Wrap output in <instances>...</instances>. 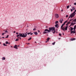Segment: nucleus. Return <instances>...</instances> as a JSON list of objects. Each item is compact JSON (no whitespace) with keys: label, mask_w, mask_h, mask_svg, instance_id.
<instances>
[{"label":"nucleus","mask_w":76,"mask_h":76,"mask_svg":"<svg viewBox=\"0 0 76 76\" xmlns=\"http://www.w3.org/2000/svg\"><path fill=\"white\" fill-rule=\"evenodd\" d=\"M7 45H5V46H7Z\"/></svg>","instance_id":"nucleus-56"},{"label":"nucleus","mask_w":76,"mask_h":76,"mask_svg":"<svg viewBox=\"0 0 76 76\" xmlns=\"http://www.w3.org/2000/svg\"><path fill=\"white\" fill-rule=\"evenodd\" d=\"M36 29H36V28H34L33 30V31H35Z\"/></svg>","instance_id":"nucleus-32"},{"label":"nucleus","mask_w":76,"mask_h":76,"mask_svg":"<svg viewBox=\"0 0 76 76\" xmlns=\"http://www.w3.org/2000/svg\"><path fill=\"white\" fill-rule=\"evenodd\" d=\"M28 44H29V43H28Z\"/></svg>","instance_id":"nucleus-62"},{"label":"nucleus","mask_w":76,"mask_h":76,"mask_svg":"<svg viewBox=\"0 0 76 76\" xmlns=\"http://www.w3.org/2000/svg\"><path fill=\"white\" fill-rule=\"evenodd\" d=\"M63 35H64V34H63Z\"/></svg>","instance_id":"nucleus-64"},{"label":"nucleus","mask_w":76,"mask_h":76,"mask_svg":"<svg viewBox=\"0 0 76 76\" xmlns=\"http://www.w3.org/2000/svg\"><path fill=\"white\" fill-rule=\"evenodd\" d=\"M71 26V25H70L69 26Z\"/></svg>","instance_id":"nucleus-58"},{"label":"nucleus","mask_w":76,"mask_h":76,"mask_svg":"<svg viewBox=\"0 0 76 76\" xmlns=\"http://www.w3.org/2000/svg\"><path fill=\"white\" fill-rule=\"evenodd\" d=\"M32 39V38L31 37H30L28 39V41H30L31 39Z\"/></svg>","instance_id":"nucleus-15"},{"label":"nucleus","mask_w":76,"mask_h":76,"mask_svg":"<svg viewBox=\"0 0 76 76\" xmlns=\"http://www.w3.org/2000/svg\"><path fill=\"white\" fill-rule=\"evenodd\" d=\"M8 44H10V43H9Z\"/></svg>","instance_id":"nucleus-60"},{"label":"nucleus","mask_w":76,"mask_h":76,"mask_svg":"<svg viewBox=\"0 0 76 76\" xmlns=\"http://www.w3.org/2000/svg\"><path fill=\"white\" fill-rule=\"evenodd\" d=\"M66 18H68V15H66Z\"/></svg>","instance_id":"nucleus-36"},{"label":"nucleus","mask_w":76,"mask_h":76,"mask_svg":"<svg viewBox=\"0 0 76 76\" xmlns=\"http://www.w3.org/2000/svg\"><path fill=\"white\" fill-rule=\"evenodd\" d=\"M71 12H72L73 11V10H72V9H71Z\"/></svg>","instance_id":"nucleus-38"},{"label":"nucleus","mask_w":76,"mask_h":76,"mask_svg":"<svg viewBox=\"0 0 76 76\" xmlns=\"http://www.w3.org/2000/svg\"><path fill=\"white\" fill-rule=\"evenodd\" d=\"M67 25L68 26V24L67 23L66 24V26H67Z\"/></svg>","instance_id":"nucleus-45"},{"label":"nucleus","mask_w":76,"mask_h":76,"mask_svg":"<svg viewBox=\"0 0 76 76\" xmlns=\"http://www.w3.org/2000/svg\"><path fill=\"white\" fill-rule=\"evenodd\" d=\"M69 6H67V9H69Z\"/></svg>","instance_id":"nucleus-28"},{"label":"nucleus","mask_w":76,"mask_h":76,"mask_svg":"<svg viewBox=\"0 0 76 76\" xmlns=\"http://www.w3.org/2000/svg\"><path fill=\"white\" fill-rule=\"evenodd\" d=\"M46 28H48V27H47V26H46Z\"/></svg>","instance_id":"nucleus-54"},{"label":"nucleus","mask_w":76,"mask_h":76,"mask_svg":"<svg viewBox=\"0 0 76 76\" xmlns=\"http://www.w3.org/2000/svg\"><path fill=\"white\" fill-rule=\"evenodd\" d=\"M47 36H48V34L47 35Z\"/></svg>","instance_id":"nucleus-63"},{"label":"nucleus","mask_w":76,"mask_h":76,"mask_svg":"<svg viewBox=\"0 0 76 76\" xmlns=\"http://www.w3.org/2000/svg\"><path fill=\"white\" fill-rule=\"evenodd\" d=\"M33 33L35 35H38V32H34Z\"/></svg>","instance_id":"nucleus-9"},{"label":"nucleus","mask_w":76,"mask_h":76,"mask_svg":"<svg viewBox=\"0 0 76 76\" xmlns=\"http://www.w3.org/2000/svg\"><path fill=\"white\" fill-rule=\"evenodd\" d=\"M20 37H23V38H25L26 37H27V34H20Z\"/></svg>","instance_id":"nucleus-2"},{"label":"nucleus","mask_w":76,"mask_h":76,"mask_svg":"<svg viewBox=\"0 0 76 76\" xmlns=\"http://www.w3.org/2000/svg\"><path fill=\"white\" fill-rule=\"evenodd\" d=\"M67 20H66L64 23L62 24L61 26V29H62V28L63 27V26H64V25H65V24L66 23H67Z\"/></svg>","instance_id":"nucleus-4"},{"label":"nucleus","mask_w":76,"mask_h":76,"mask_svg":"<svg viewBox=\"0 0 76 76\" xmlns=\"http://www.w3.org/2000/svg\"><path fill=\"white\" fill-rule=\"evenodd\" d=\"M9 35H7V37H6V38H9Z\"/></svg>","instance_id":"nucleus-31"},{"label":"nucleus","mask_w":76,"mask_h":76,"mask_svg":"<svg viewBox=\"0 0 76 76\" xmlns=\"http://www.w3.org/2000/svg\"><path fill=\"white\" fill-rule=\"evenodd\" d=\"M45 42H46V43H47V41H46Z\"/></svg>","instance_id":"nucleus-52"},{"label":"nucleus","mask_w":76,"mask_h":76,"mask_svg":"<svg viewBox=\"0 0 76 76\" xmlns=\"http://www.w3.org/2000/svg\"><path fill=\"white\" fill-rule=\"evenodd\" d=\"M20 37V35H17V37Z\"/></svg>","instance_id":"nucleus-30"},{"label":"nucleus","mask_w":76,"mask_h":76,"mask_svg":"<svg viewBox=\"0 0 76 76\" xmlns=\"http://www.w3.org/2000/svg\"><path fill=\"white\" fill-rule=\"evenodd\" d=\"M73 22H76V19H75L73 20Z\"/></svg>","instance_id":"nucleus-22"},{"label":"nucleus","mask_w":76,"mask_h":76,"mask_svg":"<svg viewBox=\"0 0 76 76\" xmlns=\"http://www.w3.org/2000/svg\"><path fill=\"white\" fill-rule=\"evenodd\" d=\"M59 36H61V34H59Z\"/></svg>","instance_id":"nucleus-34"},{"label":"nucleus","mask_w":76,"mask_h":76,"mask_svg":"<svg viewBox=\"0 0 76 76\" xmlns=\"http://www.w3.org/2000/svg\"><path fill=\"white\" fill-rule=\"evenodd\" d=\"M72 9L73 10H74L75 9V7H73L72 8Z\"/></svg>","instance_id":"nucleus-23"},{"label":"nucleus","mask_w":76,"mask_h":76,"mask_svg":"<svg viewBox=\"0 0 76 76\" xmlns=\"http://www.w3.org/2000/svg\"><path fill=\"white\" fill-rule=\"evenodd\" d=\"M74 24H76V23H74Z\"/></svg>","instance_id":"nucleus-49"},{"label":"nucleus","mask_w":76,"mask_h":76,"mask_svg":"<svg viewBox=\"0 0 76 76\" xmlns=\"http://www.w3.org/2000/svg\"><path fill=\"white\" fill-rule=\"evenodd\" d=\"M71 25L72 26L74 25V23H71Z\"/></svg>","instance_id":"nucleus-14"},{"label":"nucleus","mask_w":76,"mask_h":76,"mask_svg":"<svg viewBox=\"0 0 76 76\" xmlns=\"http://www.w3.org/2000/svg\"><path fill=\"white\" fill-rule=\"evenodd\" d=\"M43 34H47V32H44L43 33Z\"/></svg>","instance_id":"nucleus-20"},{"label":"nucleus","mask_w":76,"mask_h":76,"mask_svg":"<svg viewBox=\"0 0 76 76\" xmlns=\"http://www.w3.org/2000/svg\"><path fill=\"white\" fill-rule=\"evenodd\" d=\"M74 12H76V10H75V11Z\"/></svg>","instance_id":"nucleus-50"},{"label":"nucleus","mask_w":76,"mask_h":76,"mask_svg":"<svg viewBox=\"0 0 76 76\" xmlns=\"http://www.w3.org/2000/svg\"><path fill=\"white\" fill-rule=\"evenodd\" d=\"M6 34V33H2V35H4V34Z\"/></svg>","instance_id":"nucleus-33"},{"label":"nucleus","mask_w":76,"mask_h":76,"mask_svg":"<svg viewBox=\"0 0 76 76\" xmlns=\"http://www.w3.org/2000/svg\"><path fill=\"white\" fill-rule=\"evenodd\" d=\"M58 23V21H56L55 22V24H57V23Z\"/></svg>","instance_id":"nucleus-19"},{"label":"nucleus","mask_w":76,"mask_h":76,"mask_svg":"<svg viewBox=\"0 0 76 76\" xmlns=\"http://www.w3.org/2000/svg\"><path fill=\"white\" fill-rule=\"evenodd\" d=\"M22 39V38L21 37H19V39Z\"/></svg>","instance_id":"nucleus-41"},{"label":"nucleus","mask_w":76,"mask_h":76,"mask_svg":"<svg viewBox=\"0 0 76 76\" xmlns=\"http://www.w3.org/2000/svg\"><path fill=\"white\" fill-rule=\"evenodd\" d=\"M0 44H1V42H0Z\"/></svg>","instance_id":"nucleus-61"},{"label":"nucleus","mask_w":76,"mask_h":76,"mask_svg":"<svg viewBox=\"0 0 76 76\" xmlns=\"http://www.w3.org/2000/svg\"><path fill=\"white\" fill-rule=\"evenodd\" d=\"M60 39V38L58 39Z\"/></svg>","instance_id":"nucleus-59"},{"label":"nucleus","mask_w":76,"mask_h":76,"mask_svg":"<svg viewBox=\"0 0 76 76\" xmlns=\"http://www.w3.org/2000/svg\"><path fill=\"white\" fill-rule=\"evenodd\" d=\"M74 5H76V3H74Z\"/></svg>","instance_id":"nucleus-39"},{"label":"nucleus","mask_w":76,"mask_h":76,"mask_svg":"<svg viewBox=\"0 0 76 76\" xmlns=\"http://www.w3.org/2000/svg\"><path fill=\"white\" fill-rule=\"evenodd\" d=\"M6 59V58L4 57L2 58V60H5Z\"/></svg>","instance_id":"nucleus-17"},{"label":"nucleus","mask_w":76,"mask_h":76,"mask_svg":"<svg viewBox=\"0 0 76 76\" xmlns=\"http://www.w3.org/2000/svg\"><path fill=\"white\" fill-rule=\"evenodd\" d=\"M34 28H37V27L35 26V27H34Z\"/></svg>","instance_id":"nucleus-46"},{"label":"nucleus","mask_w":76,"mask_h":76,"mask_svg":"<svg viewBox=\"0 0 76 76\" xmlns=\"http://www.w3.org/2000/svg\"><path fill=\"white\" fill-rule=\"evenodd\" d=\"M9 43V42H6V44H8Z\"/></svg>","instance_id":"nucleus-25"},{"label":"nucleus","mask_w":76,"mask_h":76,"mask_svg":"<svg viewBox=\"0 0 76 76\" xmlns=\"http://www.w3.org/2000/svg\"><path fill=\"white\" fill-rule=\"evenodd\" d=\"M18 34V32L16 33V34H17V35Z\"/></svg>","instance_id":"nucleus-40"},{"label":"nucleus","mask_w":76,"mask_h":76,"mask_svg":"<svg viewBox=\"0 0 76 76\" xmlns=\"http://www.w3.org/2000/svg\"><path fill=\"white\" fill-rule=\"evenodd\" d=\"M27 33H28V32H27L26 33V34H27Z\"/></svg>","instance_id":"nucleus-55"},{"label":"nucleus","mask_w":76,"mask_h":76,"mask_svg":"<svg viewBox=\"0 0 76 76\" xmlns=\"http://www.w3.org/2000/svg\"><path fill=\"white\" fill-rule=\"evenodd\" d=\"M3 45L4 46H6V44H4V43Z\"/></svg>","instance_id":"nucleus-35"},{"label":"nucleus","mask_w":76,"mask_h":76,"mask_svg":"<svg viewBox=\"0 0 76 76\" xmlns=\"http://www.w3.org/2000/svg\"><path fill=\"white\" fill-rule=\"evenodd\" d=\"M5 32H7V31H5Z\"/></svg>","instance_id":"nucleus-42"},{"label":"nucleus","mask_w":76,"mask_h":76,"mask_svg":"<svg viewBox=\"0 0 76 76\" xmlns=\"http://www.w3.org/2000/svg\"><path fill=\"white\" fill-rule=\"evenodd\" d=\"M64 31V30H67V26H64L63 28H61Z\"/></svg>","instance_id":"nucleus-3"},{"label":"nucleus","mask_w":76,"mask_h":76,"mask_svg":"<svg viewBox=\"0 0 76 76\" xmlns=\"http://www.w3.org/2000/svg\"><path fill=\"white\" fill-rule=\"evenodd\" d=\"M30 34H31V33H28L27 34H26L28 35H29Z\"/></svg>","instance_id":"nucleus-27"},{"label":"nucleus","mask_w":76,"mask_h":76,"mask_svg":"<svg viewBox=\"0 0 76 76\" xmlns=\"http://www.w3.org/2000/svg\"><path fill=\"white\" fill-rule=\"evenodd\" d=\"M75 39H76L73 38L71 39V41H73L74 40H75Z\"/></svg>","instance_id":"nucleus-13"},{"label":"nucleus","mask_w":76,"mask_h":76,"mask_svg":"<svg viewBox=\"0 0 76 76\" xmlns=\"http://www.w3.org/2000/svg\"><path fill=\"white\" fill-rule=\"evenodd\" d=\"M15 32H16V31H14V33H15Z\"/></svg>","instance_id":"nucleus-51"},{"label":"nucleus","mask_w":76,"mask_h":76,"mask_svg":"<svg viewBox=\"0 0 76 76\" xmlns=\"http://www.w3.org/2000/svg\"><path fill=\"white\" fill-rule=\"evenodd\" d=\"M19 37H18V38H18V39H19Z\"/></svg>","instance_id":"nucleus-47"},{"label":"nucleus","mask_w":76,"mask_h":76,"mask_svg":"<svg viewBox=\"0 0 76 76\" xmlns=\"http://www.w3.org/2000/svg\"><path fill=\"white\" fill-rule=\"evenodd\" d=\"M76 29V28H74V31H72L71 32V34H75V29Z\"/></svg>","instance_id":"nucleus-6"},{"label":"nucleus","mask_w":76,"mask_h":76,"mask_svg":"<svg viewBox=\"0 0 76 76\" xmlns=\"http://www.w3.org/2000/svg\"><path fill=\"white\" fill-rule=\"evenodd\" d=\"M33 33H31L30 34V35H33Z\"/></svg>","instance_id":"nucleus-44"},{"label":"nucleus","mask_w":76,"mask_h":76,"mask_svg":"<svg viewBox=\"0 0 76 76\" xmlns=\"http://www.w3.org/2000/svg\"><path fill=\"white\" fill-rule=\"evenodd\" d=\"M55 43H56V42H55L53 43H52V45H54L55 44Z\"/></svg>","instance_id":"nucleus-24"},{"label":"nucleus","mask_w":76,"mask_h":76,"mask_svg":"<svg viewBox=\"0 0 76 76\" xmlns=\"http://www.w3.org/2000/svg\"><path fill=\"white\" fill-rule=\"evenodd\" d=\"M2 38H4V37H2Z\"/></svg>","instance_id":"nucleus-53"},{"label":"nucleus","mask_w":76,"mask_h":76,"mask_svg":"<svg viewBox=\"0 0 76 76\" xmlns=\"http://www.w3.org/2000/svg\"><path fill=\"white\" fill-rule=\"evenodd\" d=\"M75 12H74L72 13V14H73V15H75Z\"/></svg>","instance_id":"nucleus-29"},{"label":"nucleus","mask_w":76,"mask_h":76,"mask_svg":"<svg viewBox=\"0 0 76 76\" xmlns=\"http://www.w3.org/2000/svg\"><path fill=\"white\" fill-rule=\"evenodd\" d=\"M73 21V19H71V20H70V21H69V22H74V21Z\"/></svg>","instance_id":"nucleus-10"},{"label":"nucleus","mask_w":76,"mask_h":76,"mask_svg":"<svg viewBox=\"0 0 76 76\" xmlns=\"http://www.w3.org/2000/svg\"><path fill=\"white\" fill-rule=\"evenodd\" d=\"M14 48H16V49H18V47L16 45H15V46L14 47Z\"/></svg>","instance_id":"nucleus-11"},{"label":"nucleus","mask_w":76,"mask_h":76,"mask_svg":"<svg viewBox=\"0 0 76 76\" xmlns=\"http://www.w3.org/2000/svg\"><path fill=\"white\" fill-rule=\"evenodd\" d=\"M58 24H56V25H55V27H57V26H58Z\"/></svg>","instance_id":"nucleus-18"},{"label":"nucleus","mask_w":76,"mask_h":76,"mask_svg":"<svg viewBox=\"0 0 76 76\" xmlns=\"http://www.w3.org/2000/svg\"><path fill=\"white\" fill-rule=\"evenodd\" d=\"M50 38L49 37H48L47 39V41H48H48H49V40H50Z\"/></svg>","instance_id":"nucleus-12"},{"label":"nucleus","mask_w":76,"mask_h":76,"mask_svg":"<svg viewBox=\"0 0 76 76\" xmlns=\"http://www.w3.org/2000/svg\"><path fill=\"white\" fill-rule=\"evenodd\" d=\"M38 32H40L39 30H38Z\"/></svg>","instance_id":"nucleus-43"},{"label":"nucleus","mask_w":76,"mask_h":76,"mask_svg":"<svg viewBox=\"0 0 76 76\" xmlns=\"http://www.w3.org/2000/svg\"><path fill=\"white\" fill-rule=\"evenodd\" d=\"M49 29H45L44 31L45 32H46L47 31L48 32H50L51 31H52V32H53V33H55V28L54 27H50L49 28Z\"/></svg>","instance_id":"nucleus-1"},{"label":"nucleus","mask_w":76,"mask_h":76,"mask_svg":"<svg viewBox=\"0 0 76 76\" xmlns=\"http://www.w3.org/2000/svg\"><path fill=\"white\" fill-rule=\"evenodd\" d=\"M74 28H76V25L74 26Z\"/></svg>","instance_id":"nucleus-37"},{"label":"nucleus","mask_w":76,"mask_h":76,"mask_svg":"<svg viewBox=\"0 0 76 76\" xmlns=\"http://www.w3.org/2000/svg\"><path fill=\"white\" fill-rule=\"evenodd\" d=\"M71 31H72V30H73V28L71 27Z\"/></svg>","instance_id":"nucleus-16"},{"label":"nucleus","mask_w":76,"mask_h":76,"mask_svg":"<svg viewBox=\"0 0 76 76\" xmlns=\"http://www.w3.org/2000/svg\"><path fill=\"white\" fill-rule=\"evenodd\" d=\"M75 14H72L70 15H69V18H73V17H74L75 16Z\"/></svg>","instance_id":"nucleus-5"},{"label":"nucleus","mask_w":76,"mask_h":76,"mask_svg":"<svg viewBox=\"0 0 76 76\" xmlns=\"http://www.w3.org/2000/svg\"><path fill=\"white\" fill-rule=\"evenodd\" d=\"M63 10H61V12H63Z\"/></svg>","instance_id":"nucleus-48"},{"label":"nucleus","mask_w":76,"mask_h":76,"mask_svg":"<svg viewBox=\"0 0 76 76\" xmlns=\"http://www.w3.org/2000/svg\"><path fill=\"white\" fill-rule=\"evenodd\" d=\"M63 18H61L59 20V22L61 23H63Z\"/></svg>","instance_id":"nucleus-7"},{"label":"nucleus","mask_w":76,"mask_h":76,"mask_svg":"<svg viewBox=\"0 0 76 76\" xmlns=\"http://www.w3.org/2000/svg\"><path fill=\"white\" fill-rule=\"evenodd\" d=\"M70 21H69V22H68V23H67V24H70Z\"/></svg>","instance_id":"nucleus-26"},{"label":"nucleus","mask_w":76,"mask_h":76,"mask_svg":"<svg viewBox=\"0 0 76 76\" xmlns=\"http://www.w3.org/2000/svg\"><path fill=\"white\" fill-rule=\"evenodd\" d=\"M19 41V39H16L15 40V41Z\"/></svg>","instance_id":"nucleus-21"},{"label":"nucleus","mask_w":76,"mask_h":76,"mask_svg":"<svg viewBox=\"0 0 76 76\" xmlns=\"http://www.w3.org/2000/svg\"><path fill=\"white\" fill-rule=\"evenodd\" d=\"M55 15L56 18H58L59 17V16H58V14H55Z\"/></svg>","instance_id":"nucleus-8"},{"label":"nucleus","mask_w":76,"mask_h":76,"mask_svg":"<svg viewBox=\"0 0 76 76\" xmlns=\"http://www.w3.org/2000/svg\"><path fill=\"white\" fill-rule=\"evenodd\" d=\"M20 34H21L20 33L19 34L20 35Z\"/></svg>","instance_id":"nucleus-57"}]
</instances>
